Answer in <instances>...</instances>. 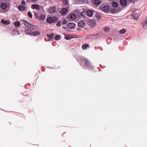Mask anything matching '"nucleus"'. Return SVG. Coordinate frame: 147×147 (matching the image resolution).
Segmentation results:
<instances>
[{"instance_id":"nucleus-16","label":"nucleus","mask_w":147,"mask_h":147,"mask_svg":"<svg viewBox=\"0 0 147 147\" xmlns=\"http://www.w3.org/2000/svg\"><path fill=\"white\" fill-rule=\"evenodd\" d=\"M47 20V22L49 23H51L54 22V20L51 17L48 18Z\"/></svg>"},{"instance_id":"nucleus-24","label":"nucleus","mask_w":147,"mask_h":147,"mask_svg":"<svg viewBox=\"0 0 147 147\" xmlns=\"http://www.w3.org/2000/svg\"><path fill=\"white\" fill-rule=\"evenodd\" d=\"M94 3L96 5H98L100 3L101 1L100 0H95Z\"/></svg>"},{"instance_id":"nucleus-35","label":"nucleus","mask_w":147,"mask_h":147,"mask_svg":"<svg viewBox=\"0 0 147 147\" xmlns=\"http://www.w3.org/2000/svg\"><path fill=\"white\" fill-rule=\"evenodd\" d=\"M26 2L24 0H22V4L23 5H25L26 4Z\"/></svg>"},{"instance_id":"nucleus-13","label":"nucleus","mask_w":147,"mask_h":147,"mask_svg":"<svg viewBox=\"0 0 147 147\" xmlns=\"http://www.w3.org/2000/svg\"><path fill=\"white\" fill-rule=\"evenodd\" d=\"M70 19L71 20H74L76 18V15L75 13H71L69 16H68Z\"/></svg>"},{"instance_id":"nucleus-11","label":"nucleus","mask_w":147,"mask_h":147,"mask_svg":"<svg viewBox=\"0 0 147 147\" xmlns=\"http://www.w3.org/2000/svg\"><path fill=\"white\" fill-rule=\"evenodd\" d=\"M18 9L20 11H24L26 10L25 7L22 5H19L18 7Z\"/></svg>"},{"instance_id":"nucleus-29","label":"nucleus","mask_w":147,"mask_h":147,"mask_svg":"<svg viewBox=\"0 0 147 147\" xmlns=\"http://www.w3.org/2000/svg\"><path fill=\"white\" fill-rule=\"evenodd\" d=\"M28 17L31 18L32 17V13L29 11L28 12Z\"/></svg>"},{"instance_id":"nucleus-31","label":"nucleus","mask_w":147,"mask_h":147,"mask_svg":"<svg viewBox=\"0 0 147 147\" xmlns=\"http://www.w3.org/2000/svg\"><path fill=\"white\" fill-rule=\"evenodd\" d=\"M60 39V37L59 35L57 36L55 38V40H59Z\"/></svg>"},{"instance_id":"nucleus-8","label":"nucleus","mask_w":147,"mask_h":147,"mask_svg":"<svg viewBox=\"0 0 147 147\" xmlns=\"http://www.w3.org/2000/svg\"><path fill=\"white\" fill-rule=\"evenodd\" d=\"M68 10L65 8H63L60 11L61 13L62 14L64 15L66 14L67 13Z\"/></svg>"},{"instance_id":"nucleus-6","label":"nucleus","mask_w":147,"mask_h":147,"mask_svg":"<svg viewBox=\"0 0 147 147\" xmlns=\"http://www.w3.org/2000/svg\"><path fill=\"white\" fill-rule=\"evenodd\" d=\"M142 26L144 29H147V16L145 18L143 22Z\"/></svg>"},{"instance_id":"nucleus-9","label":"nucleus","mask_w":147,"mask_h":147,"mask_svg":"<svg viewBox=\"0 0 147 147\" xmlns=\"http://www.w3.org/2000/svg\"><path fill=\"white\" fill-rule=\"evenodd\" d=\"M93 13L92 11L90 10H88L87 12V16L89 17H91L93 16Z\"/></svg>"},{"instance_id":"nucleus-20","label":"nucleus","mask_w":147,"mask_h":147,"mask_svg":"<svg viewBox=\"0 0 147 147\" xmlns=\"http://www.w3.org/2000/svg\"><path fill=\"white\" fill-rule=\"evenodd\" d=\"M132 18L135 20H137L138 18V15L136 13H133L132 14Z\"/></svg>"},{"instance_id":"nucleus-17","label":"nucleus","mask_w":147,"mask_h":147,"mask_svg":"<svg viewBox=\"0 0 147 147\" xmlns=\"http://www.w3.org/2000/svg\"><path fill=\"white\" fill-rule=\"evenodd\" d=\"M13 24L16 27H20L21 26L20 23L19 21H17L15 22Z\"/></svg>"},{"instance_id":"nucleus-37","label":"nucleus","mask_w":147,"mask_h":147,"mask_svg":"<svg viewBox=\"0 0 147 147\" xmlns=\"http://www.w3.org/2000/svg\"><path fill=\"white\" fill-rule=\"evenodd\" d=\"M67 22L65 20H63V24H66Z\"/></svg>"},{"instance_id":"nucleus-19","label":"nucleus","mask_w":147,"mask_h":147,"mask_svg":"<svg viewBox=\"0 0 147 147\" xmlns=\"http://www.w3.org/2000/svg\"><path fill=\"white\" fill-rule=\"evenodd\" d=\"M120 3L122 5H125L127 4V1L126 0H121Z\"/></svg>"},{"instance_id":"nucleus-32","label":"nucleus","mask_w":147,"mask_h":147,"mask_svg":"<svg viewBox=\"0 0 147 147\" xmlns=\"http://www.w3.org/2000/svg\"><path fill=\"white\" fill-rule=\"evenodd\" d=\"M85 12L83 11H82L81 13V16L83 17H84L85 16Z\"/></svg>"},{"instance_id":"nucleus-40","label":"nucleus","mask_w":147,"mask_h":147,"mask_svg":"<svg viewBox=\"0 0 147 147\" xmlns=\"http://www.w3.org/2000/svg\"><path fill=\"white\" fill-rule=\"evenodd\" d=\"M109 1H113V0H109Z\"/></svg>"},{"instance_id":"nucleus-22","label":"nucleus","mask_w":147,"mask_h":147,"mask_svg":"<svg viewBox=\"0 0 147 147\" xmlns=\"http://www.w3.org/2000/svg\"><path fill=\"white\" fill-rule=\"evenodd\" d=\"M54 35V34L53 33H52L51 34H47V37H48V38H49L50 40H52L53 39V38Z\"/></svg>"},{"instance_id":"nucleus-4","label":"nucleus","mask_w":147,"mask_h":147,"mask_svg":"<svg viewBox=\"0 0 147 147\" xmlns=\"http://www.w3.org/2000/svg\"><path fill=\"white\" fill-rule=\"evenodd\" d=\"M100 9L106 13H110L109 7L107 5H102L99 7Z\"/></svg>"},{"instance_id":"nucleus-3","label":"nucleus","mask_w":147,"mask_h":147,"mask_svg":"<svg viewBox=\"0 0 147 147\" xmlns=\"http://www.w3.org/2000/svg\"><path fill=\"white\" fill-rule=\"evenodd\" d=\"M1 8L2 10H5L6 11H9L10 8L9 4L5 2L1 3Z\"/></svg>"},{"instance_id":"nucleus-15","label":"nucleus","mask_w":147,"mask_h":147,"mask_svg":"<svg viewBox=\"0 0 147 147\" xmlns=\"http://www.w3.org/2000/svg\"><path fill=\"white\" fill-rule=\"evenodd\" d=\"M1 22L4 24V25H8L10 23V22L9 21H5L3 19H2L1 20Z\"/></svg>"},{"instance_id":"nucleus-12","label":"nucleus","mask_w":147,"mask_h":147,"mask_svg":"<svg viewBox=\"0 0 147 147\" xmlns=\"http://www.w3.org/2000/svg\"><path fill=\"white\" fill-rule=\"evenodd\" d=\"M78 25L79 27H83L84 26L85 23L82 20H80L78 22Z\"/></svg>"},{"instance_id":"nucleus-7","label":"nucleus","mask_w":147,"mask_h":147,"mask_svg":"<svg viewBox=\"0 0 147 147\" xmlns=\"http://www.w3.org/2000/svg\"><path fill=\"white\" fill-rule=\"evenodd\" d=\"M67 26L68 28L70 29H73L76 27L75 24L73 22H69L67 24Z\"/></svg>"},{"instance_id":"nucleus-33","label":"nucleus","mask_w":147,"mask_h":147,"mask_svg":"<svg viewBox=\"0 0 147 147\" xmlns=\"http://www.w3.org/2000/svg\"><path fill=\"white\" fill-rule=\"evenodd\" d=\"M96 25V23L95 22L93 21L92 22V25L93 27H95Z\"/></svg>"},{"instance_id":"nucleus-2","label":"nucleus","mask_w":147,"mask_h":147,"mask_svg":"<svg viewBox=\"0 0 147 147\" xmlns=\"http://www.w3.org/2000/svg\"><path fill=\"white\" fill-rule=\"evenodd\" d=\"M80 63L81 64H82L85 68H86V67H87L89 69H91L92 68L93 66L91 65L90 62L86 58L82 59V61L80 62Z\"/></svg>"},{"instance_id":"nucleus-10","label":"nucleus","mask_w":147,"mask_h":147,"mask_svg":"<svg viewBox=\"0 0 147 147\" xmlns=\"http://www.w3.org/2000/svg\"><path fill=\"white\" fill-rule=\"evenodd\" d=\"M31 8L33 9L38 10L40 8L38 4H33L31 6Z\"/></svg>"},{"instance_id":"nucleus-34","label":"nucleus","mask_w":147,"mask_h":147,"mask_svg":"<svg viewBox=\"0 0 147 147\" xmlns=\"http://www.w3.org/2000/svg\"><path fill=\"white\" fill-rule=\"evenodd\" d=\"M84 2H82V3H87L88 2V1L87 0H84L83 1Z\"/></svg>"},{"instance_id":"nucleus-30","label":"nucleus","mask_w":147,"mask_h":147,"mask_svg":"<svg viewBox=\"0 0 147 147\" xmlns=\"http://www.w3.org/2000/svg\"><path fill=\"white\" fill-rule=\"evenodd\" d=\"M88 46V44H86V45H83L82 46V49L84 50H85L87 49V46Z\"/></svg>"},{"instance_id":"nucleus-25","label":"nucleus","mask_w":147,"mask_h":147,"mask_svg":"<svg viewBox=\"0 0 147 147\" xmlns=\"http://www.w3.org/2000/svg\"><path fill=\"white\" fill-rule=\"evenodd\" d=\"M40 14V13L39 12H35L34 13V16L35 17L38 19Z\"/></svg>"},{"instance_id":"nucleus-5","label":"nucleus","mask_w":147,"mask_h":147,"mask_svg":"<svg viewBox=\"0 0 147 147\" xmlns=\"http://www.w3.org/2000/svg\"><path fill=\"white\" fill-rule=\"evenodd\" d=\"M56 11V7L54 6H51L49 9V12L50 14L55 13Z\"/></svg>"},{"instance_id":"nucleus-14","label":"nucleus","mask_w":147,"mask_h":147,"mask_svg":"<svg viewBox=\"0 0 147 147\" xmlns=\"http://www.w3.org/2000/svg\"><path fill=\"white\" fill-rule=\"evenodd\" d=\"M45 15L43 14H40L38 19L43 21L45 20Z\"/></svg>"},{"instance_id":"nucleus-21","label":"nucleus","mask_w":147,"mask_h":147,"mask_svg":"<svg viewBox=\"0 0 147 147\" xmlns=\"http://www.w3.org/2000/svg\"><path fill=\"white\" fill-rule=\"evenodd\" d=\"M13 34L14 35H18L20 34V32L18 30H14L13 31Z\"/></svg>"},{"instance_id":"nucleus-41","label":"nucleus","mask_w":147,"mask_h":147,"mask_svg":"<svg viewBox=\"0 0 147 147\" xmlns=\"http://www.w3.org/2000/svg\"><path fill=\"white\" fill-rule=\"evenodd\" d=\"M0 8H1V4H0Z\"/></svg>"},{"instance_id":"nucleus-26","label":"nucleus","mask_w":147,"mask_h":147,"mask_svg":"<svg viewBox=\"0 0 147 147\" xmlns=\"http://www.w3.org/2000/svg\"><path fill=\"white\" fill-rule=\"evenodd\" d=\"M113 7H117L118 6V3L116 2H113L112 4Z\"/></svg>"},{"instance_id":"nucleus-23","label":"nucleus","mask_w":147,"mask_h":147,"mask_svg":"<svg viewBox=\"0 0 147 147\" xmlns=\"http://www.w3.org/2000/svg\"><path fill=\"white\" fill-rule=\"evenodd\" d=\"M110 12L111 13H115L116 12V11L114 8H112L110 11Z\"/></svg>"},{"instance_id":"nucleus-18","label":"nucleus","mask_w":147,"mask_h":147,"mask_svg":"<svg viewBox=\"0 0 147 147\" xmlns=\"http://www.w3.org/2000/svg\"><path fill=\"white\" fill-rule=\"evenodd\" d=\"M40 34V32H39L36 31L33 32L32 33H31L30 35H33L34 36H36L39 35Z\"/></svg>"},{"instance_id":"nucleus-28","label":"nucleus","mask_w":147,"mask_h":147,"mask_svg":"<svg viewBox=\"0 0 147 147\" xmlns=\"http://www.w3.org/2000/svg\"><path fill=\"white\" fill-rule=\"evenodd\" d=\"M126 30L125 29H123L120 30V33L121 34H123L125 32Z\"/></svg>"},{"instance_id":"nucleus-36","label":"nucleus","mask_w":147,"mask_h":147,"mask_svg":"<svg viewBox=\"0 0 147 147\" xmlns=\"http://www.w3.org/2000/svg\"><path fill=\"white\" fill-rule=\"evenodd\" d=\"M104 29L106 31H108L109 30V28L107 27H106L104 28Z\"/></svg>"},{"instance_id":"nucleus-1","label":"nucleus","mask_w":147,"mask_h":147,"mask_svg":"<svg viewBox=\"0 0 147 147\" xmlns=\"http://www.w3.org/2000/svg\"><path fill=\"white\" fill-rule=\"evenodd\" d=\"M22 22L26 26L25 29V32L27 34L30 35L31 32L33 30V26L30 24L28 22L25 20H23Z\"/></svg>"},{"instance_id":"nucleus-27","label":"nucleus","mask_w":147,"mask_h":147,"mask_svg":"<svg viewBox=\"0 0 147 147\" xmlns=\"http://www.w3.org/2000/svg\"><path fill=\"white\" fill-rule=\"evenodd\" d=\"M72 37H71L69 35L67 36L66 35L65 36V38L67 40H70L71 39Z\"/></svg>"},{"instance_id":"nucleus-39","label":"nucleus","mask_w":147,"mask_h":147,"mask_svg":"<svg viewBox=\"0 0 147 147\" xmlns=\"http://www.w3.org/2000/svg\"><path fill=\"white\" fill-rule=\"evenodd\" d=\"M31 1L33 2H36L38 0H31Z\"/></svg>"},{"instance_id":"nucleus-38","label":"nucleus","mask_w":147,"mask_h":147,"mask_svg":"<svg viewBox=\"0 0 147 147\" xmlns=\"http://www.w3.org/2000/svg\"><path fill=\"white\" fill-rule=\"evenodd\" d=\"M57 26H61V24L60 23H58L57 24Z\"/></svg>"}]
</instances>
